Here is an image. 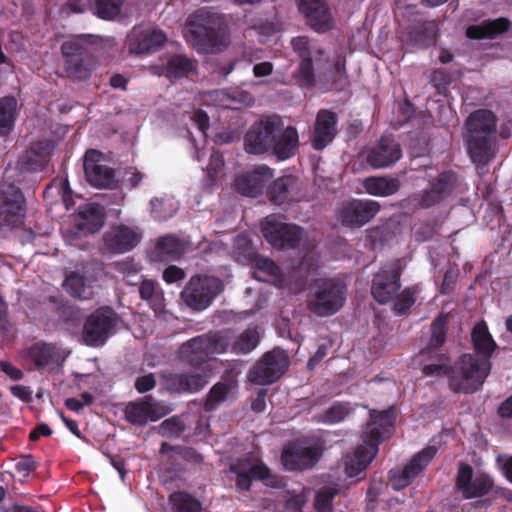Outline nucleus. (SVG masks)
<instances>
[{"instance_id":"nucleus-39","label":"nucleus","mask_w":512,"mask_h":512,"mask_svg":"<svg viewBox=\"0 0 512 512\" xmlns=\"http://www.w3.org/2000/svg\"><path fill=\"white\" fill-rule=\"evenodd\" d=\"M431 336L427 345L420 352H445L441 347L446 342L448 315L439 314L431 323Z\"/></svg>"},{"instance_id":"nucleus-15","label":"nucleus","mask_w":512,"mask_h":512,"mask_svg":"<svg viewBox=\"0 0 512 512\" xmlns=\"http://www.w3.org/2000/svg\"><path fill=\"white\" fill-rule=\"evenodd\" d=\"M26 200L19 187L14 184L0 186V223L18 227L23 223Z\"/></svg>"},{"instance_id":"nucleus-38","label":"nucleus","mask_w":512,"mask_h":512,"mask_svg":"<svg viewBox=\"0 0 512 512\" xmlns=\"http://www.w3.org/2000/svg\"><path fill=\"white\" fill-rule=\"evenodd\" d=\"M437 24L434 21H418L408 31L410 41L425 49L436 43Z\"/></svg>"},{"instance_id":"nucleus-16","label":"nucleus","mask_w":512,"mask_h":512,"mask_svg":"<svg viewBox=\"0 0 512 512\" xmlns=\"http://www.w3.org/2000/svg\"><path fill=\"white\" fill-rule=\"evenodd\" d=\"M116 320V314L111 308L102 307L93 312L84 323L85 344L91 347L103 345L116 325Z\"/></svg>"},{"instance_id":"nucleus-1","label":"nucleus","mask_w":512,"mask_h":512,"mask_svg":"<svg viewBox=\"0 0 512 512\" xmlns=\"http://www.w3.org/2000/svg\"><path fill=\"white\" fill-rule=\"evenodd\" d=\"M471 342L475 354L465 353L456 360V373L462 375L454 377L452 385L460 391L477 392L491 372L490 358L498 346L484 320L474 325Z\"/></svg>"},{"instance_id":"nucleus-21","label":"nucleus","mask_w":512,"mask_h":512,"mask_svg":"<svg viewBox=\"0 0 512 512\" xmlns=\"http://www.w3.org/2000/svg\"><path fill=\"white\" fill-rule=\"evenodd\" d=\"M380 204L370 199H353L340 211L341 223L349 228H360L380 211Z\"/></svg>"},{"instance_id":"nucleus-46","label":"nucleus","mask_w":512,"mask_h":512,"mask_svg":"<svg viewBox=\"0 0 512 512\" xmlns=\"http://www.w3.org/2000/svg\"><path fill=\"white\" fill-rule=\"evenodd\" d=\"M230 389V384L226 382H217L214 384L206 396L204 410L206 412L216 410L219 405L227 399Z\"/></svg>"},{"instance_id":"nucleus-33","label":"nucleus","mask_w":512,"mask_h":512,"mask_svg":"<svg viewBox=\"0 0 512 512\" xmlns=\"http://www.w3.org/2000/svg\"><path fill=\"white\" fill-rule=\"evenodd\" d=\"M510 26V20L505 17L487 19L482 21L480 24L468 26L466 29V36L469 39L474 40L492 39L507 32L510 29Z\"/></svg>"},{"instance_id":"nucleus-2","label":"nucleus","mask_w":512,"mask_h":512,"mask_svg":"<svg viewBox=\"0 0 512 512\" xmlns=\"http://www.w3.org/2000/svg\"><path fill=\"white\" fill-rule=\"evenodd\" d=\"M396 417L394 406L386 410H372L370 412L363 431L362 444L358 445L345 457L344 467L348 477H357L365 472L368 465L376 457L379 445L391 437L395 428Z\"/></svg>"},{"instance_id":"nucleus-47","label":"nucleus","mask_w":512,"mask_h":512,"mask_svg":"<svg viewBox=\"0 0 512 512\" xmlns=\"http://www.w3.org/2000/svg\"><path fill=\"white\" fill-rule=\"evenodd\" d=\"M418 290L416 287H406L401 292H398L393 301V311L400 316L407 315L411 307L416 302V294Z\"/></svg>"},{"instance_id":"nucleus-6","label":"nucleus","mask_w":512,"mask_h":512,"mask_svg":"<svg viewBox=\"0 0 512 512\" xmlns=\"http://www.w3.org/2000/svg\"><path fill=\"white\" fill-rule=\"evenodd\" d=\"M230 346L229 336L222 331L198 335L179 347V359L191 366L199 367L214 354L225 353Z\"/></svg>"},{"instance_id":"nucleus-25","label":"nucleus","mask_w":512,"mask_h":512,"mask_svg":"<svg viewBox=\"0 0 512 512\" xmlns=\"http://www.w3.org/2000/svg\"><path fill=\"white\" fill-rule=\"evenodd\" d=\"M338 116L328 109H320L310 135L311 146L316 151L326 148L336 137Z\"/></svg>"},{"instance_id":"nucleus-42","label":"nucleus","mask_w":512,"mask_h":512,"mask_svg":"<svg viewBox=\"0 0 512 512\" xmlns=\"http://www.w3.org/2000/svg\"><path fill=\"white\" fill-rule=\"evenodd\" d=\"M17 101L14 97L0 99V136H7L14 127Z\"/></svg>"},{"instance_id":"nucleus-59","label":"nucleus","mask_w":512,"mask_h":512,"mask_svg":"<svg viewBox=\"0 0 512 512\" xmlns=\"http://www.w3.org/2000/svg\"><path fill=\"white\" fill-rule=\"evenodd\" d=\"M156 386V379L153 373L140 376L136 379L134 387L138 393H146L153 390Z\"/></svg>"},{"instance_id":"nucleus-9","label":"nucleus","mask_w":512,"mask_h":512,"mask_svg":"<svg viewBox=\"0 0 512 512\" xmlns=\"http://www.w3.org/2000/svg\"><path fill=\"white\" fill-rule=\"evenodd\" d=\"M405 269V262L401 258L393 259L373 275L371 295L381 305L391 302L401 288V276Z\"/></svg>"},{"instance_id":"nucleus-20","label":"nucleus","mask_w":512,"mask_h":512,"mask_svg":"<svg viewBox=\"0 0 512 512\" xmlns=\"http://www.w3.org/2000/svg\"><path fill=\"white\" fill-rule=\"evenodd\" d=\"M84 173L87 181L96 188H114L116 184L114 169L104 164L103 154L95 149L84 155Z\"/></svg>"},{"instance_id":"nucleus-26","label":"nucleus","mask_w":512,"mask_h":512,"mask_svg":"<svg viewBox=\"0 0 512 512\" xmlns=\"http://www.w3.org/2000/svg\"><path fill=\"white\" fill-rule=\"evenodd\" d=\"M141 234L126 225H114L103 235L104 247L113 254H123L135 248Z\"/></svg>"},{"instance_id":"nucleus-54","label":"nucleus","mask_w":512,"mask_h":512,"mask_svg":"<svg viewBox=\"0 0 512 512\" xmlns=\"http://www.w3.org/2000/svg\"><path fill=\"white\" fill-rule=\"evenodd\" d=\"M85 278L84 276L72 272L66 276L64 281V288L67 293L74 298H82L85 292Z\"/></svg>"},{"instance_id":"nucleus-52","label":"nucleus","mask_w":512,"mask_h":512,"mask_svg":"<svg viewBox=\"0 0 512 512\" xmlns=\"http://www.w3.org/2000/svg\"><path fill=\"white\" fill-rule=\"evenodd\" d=\"M492 487L493 482L488 476L484 474L478 475L472 480L470 487L463 497L465 499H472L485 496L491 491Z\"/></svg>"},{"instance_id":"nucleus-12","label":"nucleus","mask_w":512,"mask_h":512,"mask_svg":"<svg viewBox=\"0 0 512 512\" xmlns=\"http://www.w3.org/2000/svg\"><path fill=\"white\" fill-rule=\"evenodd\" d=\"M264 238L274 247L295 249L300 245L304 230L294 224L277 220L274 215L267 216L261 223Z\"/></svg>"},{"instance_id":"nucleus-58","label":"nucleus","mask_w":512,"mask_h":512,"mask_svg":"<svg viewBox=\"0 0 512 512\" xmlns=\"http://www.w3.org/2000/svg\"><path fill=\"white\" fill-rule=\"evenodd\" d=\"M384 483L373 481L370 483L366 492L367 508L373 510L378 504V497L382 493Z\"/></svg>"},{"instance_id":"nucleus-3","label":"nucleus","mask_w":512,"mask_h":512,"mask_svg":"<svg viewBox=\"0 0 512 512\" xmlns=\"http://www.w3.org/2000/svg\"><path fill=\"white\" fill-rule=\"evenodd\" d=\"M463 141L471 162L477 167L487 166L495 156L497 117L488 109H477L464 123Z\"/></svg>"},{"instance_id":"nucleus-57","label":"nucleus","mask_w":512,"mask_h":512,"mask_svg":"<svg viewBox=\"0 0 512 512\" xmlns=\"http://www.w3.org/2000/svg\"><path fill=\"white\" fill-rule=\"evenodd\" d=\"M15 469L24 476H29L37 469V463L31 454L22 455L15 464Z\"/></svg>"},{"instance_id":"nucleus-35","label":"nucleus","mask_w":512,"mask_h":512,"mask_svg":"<svg viewBox=\"0 0 512 512\" xmlns=\"http://www.w3.org/2000/svg\"><path fill=\"white\" fill-rule=\"evenodd\" d=\"M401 187V181L397 177L388 175L370 176L363 180V188L373 196L388 197L396 194Z\"/></svg>"},{"instance_id":"nucleus-19","label":"nucleus","mask_w":512,"mask_h":512,"mask_svg":"<svg viewBox=\"0 0 512 512\" xmlns=\"http://www.w3.org/2000/svg\"><path fill=\"white\" fill-rule=\"evenodd\" d=\"M321 456V447L317 445L304 446L293 442L284 447L281 461L286 470L304 471L314 467Z\"/></svg>"},{"instance_id":"nucleus-22","label":"nucleus","mask_w":512,"mask_h":512,"mask_svg":"<svg viewBox=\"0 0 512 512\" xmlns=\"http://www.w3.org/2000/svg\"><path fill=\"white\" fill-rule=\"evenodd\" d=\"M299 12L306 24L317 33H326L333 28V17L326 0H297Z\"/></svg>"},{"instance_id":"nucleus-63","label":"nucleus","mask_w":512,"mask_h":512,"mask_svg":"<svg viewBox=\"0 0 512 512\" xmlns=\"http://www.w3.org/2000/svg\"><path fill=\"white\" fill-rule=\"evenodd\" d=\"M193 123L197 126V128L203 133L206 134L209 129V116L203 110H197L194 112L191 117Z\"/></svg>"},{"instance_id":"nucleus-43","label":"nucleus","mask_w":512,"mask_h":512,"mask_svg":"<svg viewBox=\"0 0 512 512\" xmlns=\"http://www.w3.org/2000/svg\"><path fill=\"white\" fill-rule=\"evenodd\" d=\"M169 502L174 512H201L202 510L201 502L184 491H176L170 494Z\"/></svg>"},{"instance_id":"nucleus-36","label":"nucleus","mask_w":512,"mask_h":512,"mask_svg":"<svg viewBox=\"0 0 512 512\" xmlns=\"http://www.w3.org/2000/svg\"><path fill=\"white\" fill-rule=\"evenodd\" d=\"M196 69V62L186 55L174 54L167 58L161 66L160 75L169 79H179L186 77Z\"/></svg>"},{"instance_id":"nucleus-55","label":"nucleus","mask_w":512,"mask_h":512,"mask_svg":"<svg viewBox=\"0 0 512 512\" xmlns=\"http://www.w3.org/2000/svg\"><path fill=\"white\" fill-rule=\"evenodd\" d=\"M473 468L468 464L461 463L456 476V487L462 493H466L473 480Z\"/></svg>"},{"instance_id":"nucleus-50","label":"nucleus","mask_w":512,"mask_h":512,"mask_svg":"<svg viewBox=\"0 0 512 512\" xmlns=\"http://www.w3.org/2000/svg\"><path fill=\"white\" fill-rule=\"evenodd\" d=\"M339 493V489L336 487L326 486L320 489L314 500V507L316 512H332L333 511V500Z\"/></svg>"},{"instance_id":"nucleus-29","label":"nucleus","mask_w":512,"mask_h":512,"mask_svg":"<svg viewBox=\"0 0 512 512\" xmlns=\"http://www.w3.org/2000/svg\"><path fill=\"white\" fill-rule=\"evenodd\" d=\"M273 176L272 169L267 166L239 176L236 179L237 190L244 196L257 197L263 192L266 182Z\"/></svg>"},{"instance_id":"nucleus-45","label":"nucleus","mask_w":512,"mask_h":512,"mask_svg":"<svg viewBox=\"0 0 512 512\" xmlns=\"http://www.w3.org/2000/svg\"><path fill=\"white\" fill-rule=\"evenodd\" d=\"M157 283L153 280L145 279L139 286L141 299L148 302L150 307L157 313L164 308L163 294L157 290Z\"/></svg>"},{"instance_id":"nucleus-27","label":"nucleus","mask_w":512,"mask_h":512,"mask_svg":"<svg viewBox=\"0 0 512 512\" xmlns=\"http://www.w3.org/2000/svg\"><path fill=\"white\" fill-rule=\"evenodd\" d=\"M103 225L104 215L101 212L100 206L87 204L80 207L72 233L76 237L87 236L98 232Z\"/></svg>"},{"instance_id":"nucleus-30","label":"nucleus","mask_w":512,"mask_h":512,"mask_svg":"<svg viewBox=\"0 0 512 512\" xmlns=\"http://www.w3.org/2000/svg\"><path fill=\"white\" fill-rule=\"evenodd\" d=\"M169 391L174 393H196L208 383L206 375L201 373H170L165 377Z\"/></svg>"},{"instance_id":"nucleus-62","label":"nucleus","mask_w":512,"mask_h":512,"mask_svg":"<svg viewBox=\"0 0 512 512\" xmlns=\"http://www.w3.org/2000/svg\"><path fill=\"white\" fill-rule=\"evenodd\" d=\"M224 166L223 156L219 152H213L209 159V164L207 166V173L210 178H214V176L221 170Z\"/></svg>"},{"instance_id":"nucleus-4","label":"nucleus","mask_w":512,"mask_h":512,"mask_svg":"<svg viewBox=\"0 0 512 512\" xmlns=\"http://www.w3.org/2000/svg\"><path fill=\"white\" fill-rule=\"evenodd\" d=\"M186 29V38L198 53H213L229 44L223 17L207 8L198 9L189 15Z\"/></svg>"},{"instance_id":"nucleus-14","label":"nucleus","mask_w":512,"mask_h":512,"mask_svg":"<svg viewBox=\"0 0 512 512\" xmlns=\"http://www.w3.org/2000/svg\"><path fill=\"white\" fill-rule=\"evenodd\" d=\"M170 412L171 408L166 403L155 400L151 395L129 402L124 409L126 421L136 426L155 422Z\"/></svg>"},{"instance_id":"nucleus-40","label":"nucleus","mask_w":512,"mask_h":512,"mask_svg":"<svg viewBox=\"0 0 512 512\" xmlns=\"http://www.w3.org/2000/svg\"><path fill=\"white\" fill-rule=\"evenodd\" d=\"M56 349L47 343H36L27 350V359L33 364L34 370H40L54 362Z\"/></svg>"},{"instance_id":"nucleus-48","label":"nucleus","mask_w":512,"mask_h":512,"mask_svg":"<svg viewBox=\"0 0 512 512\" xmlns=\"http://www.w3.org/2000/svg\"><path fill=\"white\" fill-rule=\"evenodd\" d=\"M234 253L238 261L249 264L258 254L252 241L246 235H238L234 242Z\"/></svg>"},{"instance_id":"nucleus-34","label":"nucleus","mask_w":512,"mask_h":512,"mask_svg":"<svg viewBox=\"0 0 512 512\" xmlns=\"http://www.w3.org/2000/svg\"><path fill=\"white\" fill-rule=\"evenodd\" d=\"M185 253V243L174 235L160 237L153 251V258L161 262L179 260Z\"/></svg>"},{"instance_id":"nucleus-10","label":"nucleus","mask_w":512,"mask_h":512,"mask_svg":"<svg viewBox=\"0 0 512 512\" xmlns=\"http://www.w3.org/2000/svg\"><path fill=\"white\" fill-rule=\"evenodd\" d=\"M282 121L277 116H268L255 122L244 137L245 150L250 154L269 153Z\"/></svg>"},{"instance_id":"nucleus-31","label":"nucleus","mask_w":512,"mask_h":512,"mask_svg":"<svg viewBox=\"0 0 512 512\" xmlns=\"http://www.w3.org/2000/svg\"><path fill=\"white\" fill-rule=\"evenodd\" d=\"M299 148V134L295 127L280 126L279 132L273 141L271 150L269 153L276 156L278 160H287L293 157Z\"/></svg>"},{"instance_id":"nucleus-28","label":"nucleus","mask_w":512,"mask_h":512,"mask_svg":"<svg viewBox=\"0 0 512 512\" xmlns=\"http://www.w3.org/2000/svg\"><path fill=\"white\" fill-rule=\"evenodd\" d=\"M51 156V147L47 141L33 143L19 159L18 167L23 172H40L45 170Z\"/></svg>"},{"instance_id":"nucleus-23","label":"nucleus","mask_w":512,"mask_h":512,"mask_svg":"<svg viewBox=\"0 0 512 512\" xmlns=\"http://www.w3.org/2000/svg\"><path fill=\"white\" fill-rule=\"evenodd\" d=\"M402 158L401 145L392 135H382L367 153V163L375 169L394 165Z\"/></svg>"},{"instance_id":"nucleus-64","label":"nucleus","mask_w":512,"mask_h":512,"mask_svg":"<svg viewBox=\"0 0 512 512\" xmlns=\"http://www.w3.org/2000/svg\"><path fill=\"white\" fill-rule=\"evenodd\" d=\"M178 454L188 462L200 464L203 461V456L192 447H181L179 448Z\"/></svg>"},{"instance_id":"nucleus-44","label":"nucleus","mask_w":512,"mask_h":512,"mask_svg":"<svg viewBox=\"0 0 512 512\" xmlns=\"http://www.w3.org/2000/svg\"><path fill=\"white\" fill-rule=\"evenodd\" d=\"M260 342V335L256 328H248L243 331L232 344L231 350L237 355L248 354L253 351Z\"/></svg>"},{"instance_id":"nucleus-11","label":"nucleus","mask_w":512,"mask_h":512,"mask_svg":"<svg viewBox=\"0 0 512 512\" xmlns=\"http://www.w3.org/2000/svg\"><path fill=\"white\" fill-rule=\"evenodd\" d=\"M61 52L69 78L85 80L90 76L95 61L86 46L76 41H66L61 45Z\"/></svg>"},{"instance_id":"nucleus-61","label":"nucleus","mask_w":512,"mask_h":512,"mask_svg":"<svg viewBox=\"0 0 512 512\" xmlns=\"http://www.w3.org/2000/svg\"><path fill=\"white\" fill-rule=\"evenodd\" d=\"M114 267L124 277L135 276L140 270L133 260L118 261L114 264Z\"/></svg>"},{"instance_id":"nucleus-5","label":"nucleus","mask_w":512,"mask_h":512,"mask_svg":"<svg viewBox=\"0 0 512 512\" xmlns=\"http://www.w3.org/2000/svg\"><path fill=\"white\" fill-rule=\"evenodd\" d=\"M347 288L344 282L335 278L315 279L310 286L307 307L319 317L337 313L346 300Z\"/></svg>"},{"instance_id":"nucleus-7","label":"nucleus","mask_w":512,"mask_h":512,"mask_svg":"<svg viewBox=\"0 0 512 512\" xmlns=\"http://www.w3.org/2000/svg\"><path fill=\"white\" fill-rule=\"evenodd\" d=\"M293 52L299 58V65L292 77L301 87L310 88L316 83L314 62L318 64L325 55L319 42L308 36H297L291 39Z\"/></svg>"},{"instance_id":"nucleus-17","label":"nucleus","mask_w":512,"mask_h":512,"mask_svg":"<svg viewBox=\"0 0 512 512\" xmlns=\"http://www.w3.org/2000/svg\"><path fill=\"white\" fill-rule=\"evenodd\" d=\"M437 453L435 446H427L402 468L389 472V484L393 490L399 491L408 485L428 466Z\"/></svg>"},{"instance_id":"nucleus-18","label":"nucleus","mask_w":512,"mask_h":512,"mask_svg":"<svg viewBox=\"0 0 512 512\" xmlns=\"http://www.w3.org/2000/svg\"><path fill=\"white\" fill-rule=\"evenodd\" d=\"M458 179V174L453 170L438 174L431 180L430 188L418 194V206L428 209L447 199L455 191Z\"/></svg>"},{"instance_id":"nucleus-32","label":"nucleus","mask_w":512,"mask_h":512,"mask_svg":"<svg viewBox=\"0 0 512 512\" xmlns=\"http://www.w3.org/2000/svg\"><path fill=\"white\" fill-rule=\"evenodd\" d=\"M230 471L236 475V487L242 491H249L253 480H265L270 476L269 468L263 463L247 466L239 461L230 466Z\"/></svg>"},{"instance_id":"nucleus-60","label":"nucleus","mask_w":512,"mask_h":512,"mask_svg":"<svg viewBox=\"0 0 512 512\" xmlns=\"http://www.w3.org/2000/svg\"><path fill=\"white\" fill-rule=\"evenodd\" d=\"M185 276H186L185 271L175 265H169L163 271V280L167 284H173V283L180 282V281L184 280Z\"/></svg>"},{"instance_id":"nucleus-51","label":"nucleus","mask_w":512,"mask_h":512,"mask_svg":"<svg viewBox=\"0 0 512 512\" xmlns=\"http://www.w3.org/2000/svg\"><path fill=\"white\" fill-rule=\"evenodd\" d=\"M186 430V424L179 416H172L158 426V434L167 438H178Z\"/></svg>"},{"instance_id":"nucleus-53","label":"nucleus","mask_w":512,"mask_h":512,"mask_svg":"<svg viewBox=\"0 0 512 512\" xmlns=\"http://www.w3.org/2000/svg\"><path fill=\"white\" fill-rule=\"evenodd\" d=\"M352 411L348 403L335 402L323 414V421L335 424L343 421Z\"/></svg>"},{"instance_id":"nucleus-37","label":"nucleus","mask_w":512,"mask_h":512,"mask_svg":"<svg viewBox=\"0 0 512 512\" xmlns=\"http://www.w3.org/2000/svg\"><path fill=\"white\" fill-rule=\"evenodd\" d=\"M297 189V179L292 175H285L276 179L268 188V198L275 205H282L293 200Z\"/></svg>"},{"instance_id":"nucleus-56","label":"nucleus","mask_w":512,"mask_h":512,"mask_svg":"<svg viewBox=\"0 0 512 512\" xmlns=\"http://www.w3.org/2000/svg\"><path fill=\"white\" fill-rule=\"evenodd\" d=\"M249 264L254 266L257 270L267 274L268 276L276 277L280 272L279 266L276 265L274 261L258 254Z\"/></svg>"},{"instance_id":"nucleus-49","label":"nucleus","mask_w":512,"mask_h":512,"mask_svg":"<svg viewBox=\"0 0 512 512\" xmlns=\"http://www.w3.org/2000/svg\"><path fill=\"white\" fill-rule=\"evenodd\" d=\"M125 0H96L95 14L103 20H113L121 13Z\"/></svg>"},{"instance_id":"nucleus-24","label":"nucleus","mask_w":512,"mask_h":512,"mask_svg":"<svg viewBox=\"0 0 512 512\" xmlns=\"http://www.w3.org/2000/svg\"><path fill=\"white\" fill-rule=\"evenodd\" d=\"M420 356L436 358V362L422 363V374L425 377H447L450 390L454 393L473 394L474 392L460 391L452 385L453 378H459L462 373H456V362L451 365V359L448 352H420Z\"/></svg>"},{"instance_id":"nucleus-41","label":"nucleus","mask_w":512,"mask_h":512,"mask_svg":"<svg viewBox=\"0 0 512 512\" xmlns=\"http://www.w3.org/2000/svg\"><path fill=\"white\" fill-rule=\"evenodd\" d=\"M166 42V35L160 30H152L141 34L135 42L131 43V49L137 54H148L157 51Z\"/></svg>"},{"instance_id":"nucleus-13","label":"nucleus","mask_w":512,"mask_h":512,"mask_svg":"<svg viewBox=\"0 0 512 512\" xmlns=\"http://www.w3.org/2000/svg\"><path fill=\"white\" fill-rule=\"evenodd\" d=\"M288 366L289 359L283 351H269L249 371V380L257 385L272 384L285 373Z\"/></svg>"},{"instance_id":"nucleus-8","label":"nucleus","mask_w":512,"mask_h":512,"mask_svg":"<svg viewBox=\"0 0 512 512\" xmlns=\"http://www.w3.org/2000/svg\"><path fill=\"white\" fill-rule=\"evenodd\" d=\"M223 281L210 275L192 276L181 291V299L194 311L207 309L223 291Z\"/></svg>"}]
</instances>
